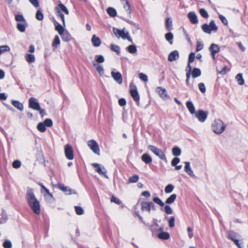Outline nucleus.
Here are the masks:
<instances>
[{"mask_svg":"<svg viewBox=\"0 0 248 248\" xmlns=\"http://www.w3.org/2000/svg\"><path fill=\"white\" fill-rule=\"evenodd\" d=\"M156 92L159 96L164 100L168 99L170 97L167 93L166 90L161 87H158L156 88Z\"/></svg>","mask_w":248,"mask_h":248,"instance_id":"nucleus-13","label":"nucleus"},{"mask_svg":"<svg viewBox=\"0 0 248 248\" xmlns=\"http://www.w3.org/2000/svg\"><path fill=\"white\" fill-rule=\"evenodd\" d=\"M29 106L30 108L37 110L40 109V106L37 99L33 97H31L29 100Z\"/></svg>","mask_w":248,"mask_h":248,"instance_id":"nucleus-14","label":"nucleus"},{"mask_svg":"<svg viewBox=\"0 0 248 248\" xmlns=\"http://www.w3.org/2000/svg\"><path fill=\"white\" fill-rule=\"evenodd\" d=\"M107 11L108 14L111 17H115L117 15L116 11L113 8L109 7L107 9Z\"/></svg>","mask_w":248,"mask_h":248,"instance_id":"nucleus-35","label":"nucleus"},{"mask_svg":"<svg viewBox=\"0 0 248 248\" xmlns=\"http://www.w3.org/2000/svg\"><path fill=\"white\" fill-rule=\"evenodd\" d=\"M26 199L27 203L32 211L37 215L40 214L41 211L40 202L36 198L33 189L27 188Z\"/></svg>","mask_w":248,"mask_h":248,"instance_id":"nucleus-1","label":"nucleus"},{"mask_svg":"<svg viewBox=\"0 0 248 248\" xmlns=\"http://www.w3.org/2000/svg\"><path fill=\"white\" fill-rule=\"evenodd\" d=\"M58 187L62 191L65 192L67 195H70L72 194H76V192L73 190L72 189L68 186H65L63 184H60L58 185Z\"/></svg>","mask_w":248,"mask_h":248,"instance_id":"nucleus-16","label":"nucleus"},{"mask_svg":"<svg viewBox=\"0 0 248 248\" xmlns=\"http://www.w3.org/2000/svg\"><path fill=\"white\" fill-rule=\"evenodd\" d=\"M176 197V195L175 194H173L166 199L165 202L167 204H171L175 201Z\"/></svg>","mask_w":248,"mask_h":248,"instance_id":"nucleus-33","label":"nucleus"},{"mask_svg":"<svg viewBox=\"0 0 248 248\" xmlns=\"http://www.w3.org/2000/svg\"><path fill=\"white\" fill-rule=\"evenodd\" d=\"M194 114L197 119L202 123H203L206 120L208 116V112L204 111L202 109L198 110Z\"/></svg>","mask_w":248,"mask_h":248,"instance_id":"nucleus-11","label":"nucleus"},{"mask_svg":"<svg viewBox=\"0 0 248 248\" xmlns=\"http://www.w3.org/2000/svg\"><path fill=\"white\" fill-rule=\"evenodd\" d=\"M21 162L19 160H16L13 162V167L14 168L17 169L21 166Z\"/></svg>","mask_w":248,"mask_h":248,"instance_id":"nucleus-58","label":"nucleus"},{"mask_svg":"<svg viewBox=\"0 0 248 248\" xmlns=\"http://www.w3.org/2000/svg\"><path fill=\"white\" fill-rule=\"evenodd\" d=\"M198 87L200 91L202 93H204L206 92V88L205 85L203 83H200L198 84Z\"/></svg>","mask_w":248,"mask_h":248,"instance_id":"nucleus-55","label":"nucleus"},{"mask_svg":"<svg viewBox=\"0 0 248 248\" xmlns=\"http://www.w3.org/2000/svg\"><path fill=\"white\" fill-rule=\"evenodd\" d=\"M211 53H217L220 50L219 46L215 44H212L209 47Z\"/></svg>","mask_w":248,"mask_h":248,"instance_id":"nucleus-23","label":"nucleus"},{"mask_svg":"<svg viewBox=\"0 0 248 248\" xmlns=\"http://www.w3.org/2000/svg\"><path fill=\"white\" fill-rule=\"evenodd\" d=\"M44 124L48 127H50L53 124V122L52 120L50 119H46L45 120V121L43 123Z\"/></svg>","mask_w":248,"mask_h":248,"instance_id":"nucleus-59","label":"nucleus"},{"mask_svg":"<svg viewBox=\"0 0 248 248\" xmlns=\"http://www.w3.org/2000/svg\"><path fill=\"white\" fill-rule=\"evenodd\" d=\"M75 211L77 214L78 215H81L83 214L84 211L83 209L80 206H75Z\"/></svg>","mask_w":248,"mask_h":248,"instance_id":"nucleus-53","label":"nucleus"},{"mask_svg":"<svg viewBox=\"0 0 248 248\" xmlns=\"http://www.w3.org/2000/svg\"><path fill=\"white\" fill-rule=\"evenodd\" d=\"M60 44V40L59 37L58 36H56L53 40L52 44L53 47H56Z\"/></svg>","mask_w":248,"mask_h":248,"instance_id":"nucleus-47","label":"nucleus"},{"mask_svg":"<svg viewBox=\"0 0 248 248\" xmlns=\"http://www.w3.org/2000/svg\"><path fill=\"white\" fill-rule=\"evenodd\" d=\"M2 245L4 248H12V242L9 240H5L3 243Z\"/></svg>","mask_w":248,"mask_h":248,"instance_id":"nucleus-45","label":"nucleus"},{"mask_svg":"<svg viewBox=\"0 0 248 248\" xmlns=\"http://www.w3.org/2000/svg\"><path fill=\"white\" fill-rule=\"evenodd\" d=\"M113 32L117 37H121L123 39H127L129 41L132 42V39L129 36V33L124 31V29L120 30L117 28H114L113 29Z\"/></svg>","mask_w":248,"mask_h":248,"instance_id":"nucleus-4","label":"nucleus"},{"mask_svg":"<svg viewBox=\"0 0 248 248\" xmlns=\"http://www.w3.org/2000/svg\"><path fill=\"white\" fill-rule=\"evenodd\" d=\"M186 106L188 109L189 112L191 114H193L195 113V109L193 104L190 101H188L186 102Z\"/></svg>","mask_w":248,"mask_h":248,"instance_id":"nucleus-25","label":"nucleus"},{"mask_svg":"<svg viewBox=\"0 0 248 248\" xmlns=\"http://www.w3.org/2000/svg\"><path fill=\"white\" fill-rule=\"evenodd\" d=\"M139 78L143 81L144 82H147L148 81V77L147 76L142 73L139 74Z\"/></svg>","mask_w":248,"mask_h":248,"instance_id":"nucleus-54","label":"nucleus"},{"mask_svg":"<svg viewBox=\"0 0 248 248\" xmlns=\"http://www.w3.org/2000/svg\"><path fill=\"white\" fill-rule=\"evenodd\" d=\"M235 80L237 82L238 84L240 86L244 85L245 84V80L243 77L242 73H239L235 77Z\"/></svg>","mask_w":248,"mask_h":248,"instance_id":"nucleus-21","label":"nucleus"},{"mask_svg":"<svg viewBox=\"0 0 248 248\" xmlns=\"http://www.w3.org/2000/svg\"><path fill=\"white\" fill-rule=\"evenodd\" d=\"M25 59L29 63L33 62L35 61V58L34 55L31 54H27L25 55Z\"/></svg>","mask_w":248,"mask_h":248,"instance_id":"nucleus-32","label":"nucleus"},{"mask_svg":"<svg viewBox=\"0 0 248 248\" xmlns=\"http://www.w3.org/2000/svg\"><path fill=\"white\" fill-rule=\"evenodd\" d=\"M199 13L204 18H208L209 16L207 12V11L203 8H202L200 10Z\"/></svg>","mask_w":248,"mask_h":248,"instance_id":"nucleus-48","label":"nucleus"},{"mask_svg":"<svg viewBox=\"0 0 248 248\" xmlns=\"http://www.w3.org/2000/svg\"><path fill=\"white\" fill-rule=\"evenodd\" d=\"M174 188V186L172 185H168L165 188V192L166 193H171L173 191Z\"/></svg>","mask_w":248,"mask_h":248,"instance_id":"nucleus-43","label":"nucleus"},{"mask_svg":"<svg viewBox=\"0 0 248 248\" xmlns=\"http://www.w3.org/2000/svg\"><path fill=\"white\" fill-rule=\"evenodd\" d=\"M179 57V54L177 50H175L170 52L168 56V61L173 62L177 60Z\"/></svg>","mask_w":248,"mask_h":248,"instance_id":"nucleus-19","label":"nucleus"},{"mask_svg":"<svg viewBox=\"0 0 248 248\" xmlns=\"http://www.w3.org/2000/svg\"><path fill=\"white\" fill-rule=\"evenodd\" d=\"M187 17L190 22L193 24L198 23V19L197 15L194 12H190L187 14Z\"/></svg>","mask_w":248,"mask_h":248,"instance_id":"nucleus-18","label":"nucleus"},{"mask_svg":"<svg viewBox=\"0 0 248 248\" xmlns=\"http://www.w3.org/2000/svg\"><path fill=\"white\" fill-rule=\"evenodd\" d=\"M12 104L19 110H23V106L20 102L16 100H12Z\"/></svg>","mask_w":248,"mask_h":248,"instance_id":"nucleus-31","label":"nucleus"},{"mask_svg":"<svg viewBox=\"0 0 248 248\" xmlns=\"http://www.w3.org/2000/svg\"><path fill=\"white\" fill-rule=\"evenodd\" d=\"M203 48V44L200 41H197L196 42V51H199Z\"/></svg>","mask_w":248,"mask_h":248,"instance_id":"nucleus-52","label":"nucleus"},{"mask_svg":"<svg viewBox=\"0 0 248 248\" xmlns=\"http://www.w3.org/2000/svg\"><path fill=\"white\" fill-rule=\"evenodd\" d=\"M95 60L97 63H102L105 61L104 57L101 55H95Z\"/></svg>","mask_w":248,"mask_h":248,"instance_id":"nucleus-40","label":"nucleus"},{"mask_svg":"<svg viewBox=\"0 0 248 248\" xmlns=\"http://www.w3.org/2000/svg\"><path fill=\"white\" fill-rule=\"evenodd\" d=\"M195 58V53L193 52H191L189 55L188 63H190L193 62V61H194Z\"/></svg>","mask_w":248,"mask_h":248,"instance_id":"nucleus-60","label":"nucleus"},{"mask_svg":"<svg viewBox=\"0 0 248 248\" xmlns=\"http://www.w3.org/2000/svg\"><path fill=\"white\" fill-rule=\"evenodd\" d=\"M148 149L154 153L156 156H158L160 159L167 162V158L163 152V151L159 148L155 147L153 145H148L147 146Z\"/></svg>","mask_w":248,"mask_h":248,"instance_id":"nucleus-5","label":"nucleus"},{"mask_svg":"<svg viewBox=\"0 0 248 248\" xmlns=\"http://www.w3.org/2000/svg\"><path fill=\"white\" fill-rule=\"evenodd\" d=\"M141 160L146 164H149L152 161V158L148 154H144L141 157Z\"/></svg>","mask_w":248,"mask_h":248,"instance_id":"nucleus-26","label":"nucleus"},{"mask_svg":"<svg viewBox=\"0 0 248 248\" xmlns=\"http://www.w3.org/2000/svg\"><path fill=\"white\" fill-rule=\"evenodd\" d=\"M111 77L113 78L114 80L118 83L119 84H121L123 82V78L120 72H115L111 71Z\"/></svg>","mask_w":248,"mask_h":248,"instance_id":"nucleus-17","label":"nucleus"},{"mask_svg":"<svg viewBox=\"0 0 248 248\" xmlns=\"http://www.w3.org/2000/svg\"><path fill=\"white\" fill-rule=\"evenodd\" d=\"M219 18L224 25H227L228 24V20L223 16L219 15Z\"/></svg>","mask_w":248,"mask_h":248,"instance_id":"nucleus-64","label":"nucleus"},{"mask_svg":"<svg viewBox=\"0 0 248 248\" xmlns=\"http://www.w3.org/2000/svg\"><path fill=\"white\" fill-rule=\"evenodd\" d=\"M64 153L66 158L69 160H72L74 158V154L71 146L66 144L64 147Z\"/></svg>","mask_w":248,"mask_h":248,"instance_id":"nucleus-15","label":"nucleus"},{"mask_svg":"<svg viewBox=\"0 0 248 248\" xmlns=\"http://www.w3.org/2000/svg\"><path fill=\"white\" fill-rule=\"evenodd\" d=\"M110 49L112 51L115 52L117 54H119L120 53V47L117 45L111 44L110 45Z\"/></svg>","mask_w":248,"mask_h":248,"instance_id":"nucleus-39","label":"nucleus"},{"mask_svg":"<svg viewBox=\"0 0 248 248\" xmlns=\"http://www.w3.org/2000/svg\"><path fill=\"white\" fill-rule=\"evenodd\" d=\"M93 65L95 67L96 70L100 76L104 74V69L102 65L98 64L96 62H93Z\"/></svg>","mask_w":248,"mask_h":248,"instance_id":"nucleus-29","label":"nucleus"},{"mask_svg":"<svg viewBox=\"0 0 248 248\" xmlns=\"http://www.w3.org/2000/svg\"><path fill=\"white\" fill-rule=\"evenodd\" d=\"M157 236L159 239L162 240H168L170 237V234L168 232H160L157 234Z\"/></svg>","mask_w":248,"mask_h":248,"instance_id":"nucleus-28","label":"nucleus"},{"mask_svg":"<svg viewBox=\"0 0 248 248\" xmlns=\"http://www.w3.org/2000/svg\"><path fill=\"white\" fill-rule=\"evenodd\" d=\"M191 75L193 78L199 77L201 75V71L199 68H194L191 71Z\"/></svg>","mask_w":248,"mask_h":248,"instance_id":"nucleus-30","label":"nucleus"},{"mask_svg":"<svg viewBox=\"0 0 248 248\" xmlns=\"http://www.w3.org/2000/svg\"><path fill=\"white\" fill-rule=\"evenodd\" d=\"M172 153L174 156H178L181 154V150L178 147H174L172 149Z\"/></svg>","mask_w":248,"mask_h":248,"instance_id":"nucleus-34","label":"nucleus"},{"mask_svg":"<svg viewBox=\"0 0 248 248\" xmlns=\"http://www.w3.org/2000/svg\"><path fill=\"white\" fill-rule=\"evenodd\" d=\"M54 24L55 30L58 32L60 35L62 34V33L65 31V26H64L63 25H62L57 22H56Z\"/></svg>","mask_w":248,"mask_h":248,"instance_id":"nucleus-24","label":"nucleus"},{"mask_svg":"<svg viewBox=\"0 0 248 248\" xmlns=\"http://www.w3.org/2000/svg\"><path fill=\"white\" fill-rule=\"evenodd\" d=\"M55 11L57 16L60 17L62 21V24L65 26V22L64 19V16L62 12H63L66 15L69 14V11L67 8L61 2L59 3L57 7L55 8Z\"/></svg>","mask_w":248,"mask_h":248,"instance_id":"nucleus-2","label":"nucleus"},{"mask_svg":"<svg viewBox=\"0 0 248 248\" xmlns=\"http://www.w3.org/2000/svg\"><path fill=\"white\" fill-rule=\"evenodd\" d=\"M166 39L171 45L172 44V40L173 38V35L171 32H168L165 34Z\"/></svg>","mask_w":248,"mask_h":248,"instance_id":"nucleus-38","label":"nucleus"},{"mask_svg":"<svg viewBox=\"0 0 248 248\" xmlns=\"http://www.w3.org/2000/svg\"><path fill=\"white\" fill-rule=\"evenodd\" d=\"M36 18L38 20H42L44 18V15L40 10H38L36 14Z\"/></svg>","mask_w":248,"mask_h":248,"instance_id":"nucleus-49","label":"nucleus"},{"mask_svg":"<svg viewBox=\"0 0 248 248\" xmlns=\"http://www.w3.org/2000/svg\"><path fill=\"white\" fill-rule=\"evenodd\" d=\"M44 196L46 200L48 202H52V200L53 199V197L51 193V196H50L48 194H44Z\"/></svg>","mask_w":248,"mask_h":248,"instance_id":"nucleus-63","label":"nucleus"},{"mask_svg":"<svg viewBox=\"0 0 248 248\" xmlns=\"http://www.w3.org/2000/svg\"><path fill=\"white\" fill-rule=\"evenodd\" d=\"M228 237L232 241L238 248H243V246L239 241V239L241 238V236L239 234L232 231H229Z\"/></svg>","mask_w":248,"mask_h":248,"instance_id":"nucleus-6","label":"nucleus"},{"mask_svg":"<svg viewBox=\"0 0 248 248\" xmlns=\"http://www.w3.org/2000/svg\"><path fill=\"white\" fill-rule=\"evenodd\" d=\"M164 210L166 214L170 215L172 214V210L169 205H165L164 206Z\"/></svg>","mask_w":248,"mask_h":248,"instance_id":"nucleus-56","label":"nucleus"},{"mask_svg":"<svg viewBox=\"0 0 248 248\" xmlns=\"http://www.w3.org/2000/svg\"><path fill=\"white\" fill-rule=\"evenodd\" d=\"M111 202H115V203L119 205L122 203L121 201L119 199L113 196L111 197Z\"/></svg>","mask_w":248,"mask_h":248,"instance_id":"nucleus-61","label":"nucleus"},{"mask_svg":"<svg viewBox=\"0 0 248 248\" xmlns=\"http://www.w3.org/2000/svg\"><path fill=\"white\" fill-rule=\"evenodd\" d=\"M175 217H170L169 220V225L170 228H172L174 226Z\"/></svg>","mask_w":248,"mask_h":248,"instance_id":"nucleus-57","label":"nucleus"},{"mask_svg":"<svg viewBox=\"0 0 248 248\" xmlns=\"http://www.w3.org/2000/svg\"><path fill=\"white\" fill-rule=\"evenodd\" d=\"M62 34L60 35L62 36V39L64 42H69L71 39V36L70 33L67 31H65Z\"/></svg>","mask_w":248,"mask_h":248,"instance_id":"nucleus-27","label":"nucleus"},{"mask_svg":"<svg viewBox=\"0 0 248 248\" xmlns=\"http://www.w3.org/2000/svg\"><path fill=\"white\" fill-rule=\"evenodd\" d=\"M202 31L206 33L210 34L212 31H217L218 29L214 21L212 20L209 24H204L202 27Z\"/></svg>","mask_w":248,"mask_h":248,"instance_id":"nucleus-7","label":"nucleus"},{"mask_svg":"<svg viewBox=\"0 0 248 248\" xmlns=\"http://www.w3.org/2000/svg\"><path fill=\"white\" fill-rule=\"evenodd\" d=\"M180 161V160L179 158L175 157L172 160L171 164L172 166H175Z\"/></svg>","mask_w":248,"mask_h":248,"instance_id":"nucleus-62","label":"nucleus"},{"mask_svg":"<svg viewBox=\"0 0 248 248\" xmlns=\"http://www.w3.org/2000/svg\"><path fill=\"white\" fill-rule=\"evenodd\" d=\"M139 177L137 175H134L132 177H130L128 179V182L129 183H136L138 181Z\"/></svg>","mask_w":248,"mask_h":248,"instance_id":"nucleus-44","label":"nucleus"},{"mask_svg":"<svg viewBox=\"0 0 248 248\" xmlns=\"http://www.w3.org/2000/svg\"><path fill=\"white\" fill-rule=\"evenodd\" d=\"M92 166L95 168V171L100 175L105 177V178H108L106 169L101 164L97 163H93L92 164Z\"/></svg>","mask_w":248,"mask_h":248,"instance_id":"nucleus-10","label":"nucleus"},{"mask_svg":"<svg viewBox=\"0 0 248 248\" xmlns=\"http://www.w3.org/2000/svg\"><path fill=\"white\" fill-rule=\"evenodd\" d=\"M185 166L184 167L185 171L186 173L189 175L190 177H195L194 173L193 171L191 168L190 166V163L189 162H185Z\"/></svg>","mask_w":248,"mask_h":248,"instance_id":"nucleus-20","label":"nucleus"},{"mask_svg":"<svg viewBox=\"0 0 248 248\" xmlns=\"http://www.w3.org/2000/svg\"><path fill=\"white\" fill-rule=\"evenodd\" d=\"M26 23H18L17 24V29L20 32H23L25 31L26 29Z\"/></svg>","mask_w":248,"mask_h":248,"instance_id":"nucleus-36","label":"nucleus"},{"mask_svg":"<svg viewBox=\"0 0 248 248\" xmlns=\"http://www.w3.org/2000/svg\"><path fill=\"white\" fill-rule=\"evenodd\" d=\"M87 145L90 149L95 154L100 155V148L97 142L94 140H91L88 141Z\"/></svg>","mask_w":248,"mask_h":248,"instance_id":"nucleus-9","label":"nucleus"},{"mask_svg":"<svg viewBox=\"0 0 248 248\" xmlns=\"http://www.w3.org/2000/svg\"><path fill=\"white\" fill-rule=\"evenodd\" d=\"M130 93L133 99L137 104H139L140 96L138 92L137 87L135 85H130Z\"/></svg>","mask_w":248,"mask_h":248,"instance_id":"nucleus-12","label":"nucleus"},{"mask_svg":"<svg viewBox=\"0 0 248 248\" xmlns=\"http://www.w3.org/2000/svg\"><path fill=\"white\" fill-rule=\"evenodd\" d=\"M127 51L131 54L135 53L137 52V47L135 45H130L126 48Z\"/></svg>","mask_w":248,"mask_h":248,"instance_id":"nucleus-37","label":"nucleus"},{"mask_svg":"<svg viewBox=\"0 0 248 248\" xmlns=\"http://www.w3.org/2000/svg\"><path fill=\"white\" fill-rule=\"evenodd\" d=\"M37 129L41 132H44L46 130V125L43 123H39L37 125Z\"/></svg>","mask_w":248,"mask_h":248,"instance_id":"nucleus-41","label":"nucleus"},{"mask_svg":"<svg viewBox=\"0 0 248 248\" xmlns=\"http://www.w3.org/2000/svg\"><path fill=\"white\" fill-rule=\"evenodd\" d=\"M10 48L8 46L3 45L0 46V55L5 52L9 51Z\"/></svg>","mask_w":248,"mask_h":248,"instance_id":"nucleus-42","label":"nucleus"},{"mask_svg":"<svg viewBox=\"0 0 248 248\" xmlns=\"http://www.w3.org/2000/svg\"><path fill=\"white\" fill-rule=\"evenodd\" d=\"M153 201L155 203L158 204L160 206L163 207L164 206V203L161 201L160 199L158 197H155L153 198Z\"/></svg>","mask_w":248,"mask_h":248,"instance_id":"nucleus-46","label":"nucleus"},{"mask_svg":"<svg viewBox=\"0 0 248 248\" xmlns=\"http://www.w3.org/2000/svg\"><path fill=\"white\" fill-rule=\"evenodd\" d=\"M92 43L95 47H98L100 46L101 41L100 38L95 35H93L92 38Z\"/></svg>","mask_w":248,"mask_h":248,"instance_id":"nucleus-22","label":"nucleus"},{"mask_svg":"<svg viewBox=\"0 0 248 248\" xmlns=\"http://www.w3.org/2000/svg\"><path fill=\"white\" fill-rule=\"evenodd\" d=\"M124 8L128 14V15H130L131 14V9L130 7L128 1H126V3L124 4Z\"/></svg>","mask_w":248,"mask_h":248,"instance_id":"nucleus-51","label":"nucleus"},{"mask_svg":"<svg viewBox=\"0 0 248 248\" xmlns=\"http://www.w3.org/2000/svg\"><path fill=\"white\" fill-rule=\"evenodd\" d=\"M141 210L142 212L147 211L150 213L151 210H156L155 204L152 202H143L141 203Z\"/></svg>","mask_w":248,"mask_h":248,"instance_id":"nucleus-8","label":"nucleus"},{"mask_svg":"<svg viewBox=\"0 0 248 248\" xmlns=\"http://www.w3.org/2000/svg\"><path fill=\"white\" fill-rule=\"evenodd\" d=\"M15 19L17 22L22 21V22L26 23V20L23 17V16L21 15H16L15 16Z\"/></svg>","mask_w":248,"mask_h":248,"instance_id":"nucleus-50","label":"nucleus"},{"mask_svg":"<svg viewBox=\"0 0 248 248\" xmlns=\"http://www.w3.org/2000/svg\"><path fill=\"white\" fill-rule=\"evenodd\" d=\"M226 125L223 122L219 120H215L212 124V128L213 131L217 134L222 133L225 129Z\"/></svg>","mask_w":248,"mask_h":248,"instance_id":"nucleus-3","label":"nucleus"}]
</instances>
